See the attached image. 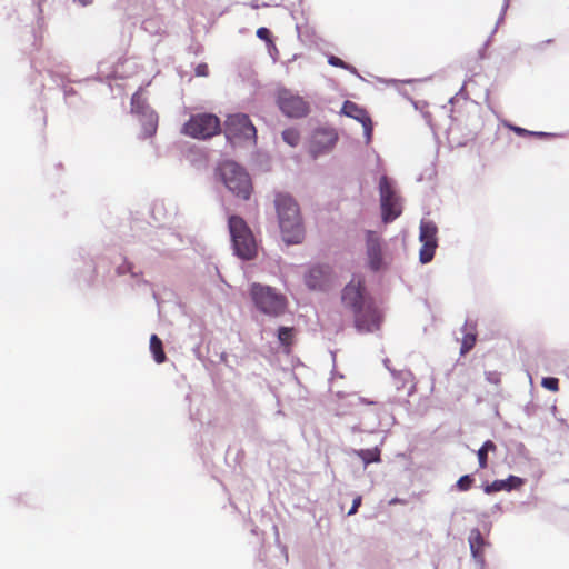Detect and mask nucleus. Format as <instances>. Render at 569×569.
<instances>
[{
  "label": "nucleus",
  "mask_w": 569,
  "mask_h": 569,
  "mask_svg": "<svg viewBox=\"0 0 569 569\" xmlns=\"http://www.w3.org/2000/svg\"><path fill=\"white\" fill-rule=\"evenodd\" d=\"M282 139L291 147H296L300 141V133L295 128H288L282 131Z\"/></svg>",
  "instance_id": "obj_24"
},
{
  "label": "nucleus",
  "mask_w": 569,
  "mask_h": 569,
  "mask_svg": "<svg viewBox=\"0 0 569 569\" xmlns=\"http://www.w3.org/2000/svg\"><path fill=\"white\" fill-rule=\"evenodd\" d=\"M278 340L284 352L289 353L296 340V330L292 327H279Z\"/></svg>",
  "instance_id": "obj_17"
},
{
  "label": "nucleus",
  "mask_w": 569,
  "mask_h": 569,
  "mask_svg": "<svg viewBox=\"0 0 569 569\" xmlns=\"http://www.w3.org/2000/svg\"><path fill=\"white\" fill-rule=\"evenodd\" d=\"M366 256L370 270L379 271L383 266L381 237L372 230L366 231Z\"/></svg>",
  "instance_id": "obj_12"
},
{
  "label": "nucleus",
  "mask_w": 569,
  "mask_h": 569,
  "mask_svg": "<svg viewBox=\"0 0 569 569\" xmlns=\"http://www.w3.org/2000/svg\"><path fill=\"white\" fill-rule=\"evenodd\" d=\"M472 557L479 565L480 569H485V548L489 543L485 540L483 536H472L469 539Z\"/></svg>",
  "instance_id": "obj_16"
},
{
  "label": "nucleus",
  "mask_w": 569,
  "mask_h": 569,
  "mask_svg": "<svg viewBox=\"0 0 569 569\" xmlns=\"http://www.w3.org/2000/svg\"><path fill=\"white\" fill-rule=\"evenodd\" d=\"M146 122H144V132L147 137H151L156 133L157 126H158V116L153 111H149L147 114H143Z\"/></svg>",
  "instance_id": "obj_21"
},
{
  "label": "nucleus",
  "mask_w": 569,
  "mask_h": 569,
  "mask_svg": "<svg viewBox=\"0 0 569 569\" xmlns=\"http://www.w3.org/2000/svg\"><path fill=\"white\" fill-rule=\"evenodd\" d=\"M318 271L317 269H312L310 272V277L313 274V272Z\"/></svg>",
  "instance_id": "obj_34"
},
{
  "label": "nucleus",
  "mask_w": 569,
  "mask_h": 569,
  "mask_svg": "<svg viewBox=\"0 0 569 569\" xmlns=\"http://www.w3.org/2000/svg\"><path fill=\"white\" fill-rule=\"evenodd\" d=\"M219 176L236 197L248 200L252 191V183L246 170L233 161H224L219 168Z\"/></svg>",
  "instance_id": "obj_4"
},
{
  "label": "nucleus",
  "mask_w": 569,
  "mask_h": 569,
  "mask_svg": "<svg viewBox=\"0 0 569 569\" xmlns=\"http://www.w3.org/2000/svg\"><path fill=\"white\" fill-rule=\"evenodd\" d=\"M476 341H477L476 332H466L462 338V341H461L460 353L461 355L468 353L475 347Z\"/></svg>",
  "instance_id": "obj_23"
},
{
  "label": "nucleus",
  "mask_w": 569,
  "mask_h": 569,
  "mask_svg": "<svg viewBox=\"0 0 569 569\" xmlns=\"http://www.w3.org/2000/svg\"><path fill=\"white\" fill-rule=\"evenodd\" d=\"M209 74V68L206 63H200L196 68V76L207 77Z\"/></svg>",
  "instance_id": "obj_30"
},
{
  "label": "nucleus",
  "mask_w": 569,
  "mask_h": 569,
  "mask_svg": "<svg viewBox=\"0 0 569 569\" xmlns=\"http://www.w3.org/2000/svg\"><path fill=\"white\" fill-rule=\"evenodd\" d=\"M257 37L267 42H271V32L264 27H261L257 30Z\"/></svg>",
  "instance_id": "obj_29"
},
{
  "label": "nucleus",
  "mask_w": 569,
  "mask_h": 569,
  "mask_svg": "<svg viewBox=\"0 0 569 569\" xmlns=\"http://www.w3.org/2000/svg\"><path fill=\"white\" fill-rule=\"evenodd\" d=\"M308 284H309V287H312V288L315 287V284L311 283L309 280H308Z\"/></svg>",
  "instance_id": "obj_35"
},
{
  "label": "nucleus",
  "mask_w": 569,
  "mask_h": 569,
  "mask_svg": "<svg viewBox=\"0 0 569 569\" xmlns=\"http://www.w3.org/2000/svg\"><path fill=\"white\" fill-rule=\"evenodd\" d=\"M277 104L282 113L289 118H302L309 112V103L302 97L289 90H282L278 93Z\"/></svg>",
  "instance_id": "obj_9"
},
{
  "label": "nucleus",
  "mask_w": 569,
  "mask_h": 569,
  "mask_svg": "<svg viewBox=\"0 0 569 569\" xmlns=\"http://www.w3.org/2000/svg\"><path fill=\"white\" fill-rule=\"evenodd\" d=\"M250 297L254 307L263 315L278 318L286 313L288 299L277 289L261 283L250 286Z\"/></svg>",
  "instance_id": "obj_2"
},
{
  "label": "nucleus",
  "mask_w": 569,
  "mask_h": 569,
  "mask_svg": "<svg viewBox=\"0 0 569 569\" xmlns=\"http://www.w3.org/2000/svg\"><path fill=\"white\" fill-rule=\"evenodd\" d=\"M353 313L355 328L360 333H369L380 329L382 313L375 301H367L365 306L357 309Z\"/></svg>",
  "instance_id": "obj_8"
},
{
  "label": "nucleus",
  "mask_w": 569,
  "mask_h": 569,
  "mask_svg": "<svg viewBox=\"0 0 569 569\" xmlns=\"http://www.w3.org/2000/svg\"><path fill=\"white\" fill-rule=\"evenodd\" d=\"M224 133L228 140L256 142L257 130L250 118L243 113L231 114L226 120Z\"/></svg>",
  "instance_id": "obj_7"
},
{
  "label": "nucleus",
  "mask_w": 569,
  "mask_h": 569,
  "mask_svg": "<svg viewBox=\"0 0 569 569\" xmlns=\"http://www.w3.org/2000/svg\"><path fill=\"white\" fill-rule=\"evenodd\" d=\"M523 483L525 480L522 478L509 476L506 480H495L492 483L486 485L483 490L486 493L491 495L502 490L510 491L512 489H518L522 487Z\"/></svg>",
  "instance_id": "obj_15"
},
{
  "label": "nucleus",
  "mask_w": 569,
  "mask_h": 569,
  "mask_svg": "<svg viewBox=\"0 0 569 569\" xmlns=\"http://www.w3.org/2000/svg\"><path fill=\"white\" fill-rule=\"evenodd\" d=\"M328 63L333 66V67H338V68H342V69H346L352 73H357V70L353 66H350L348 63H346L343 60H341L340 58L336 57V56H330L328 58Z\"/></svg>",
  "instance_id": "obj_26"
},
{
  "label": "nucleus",
  "mask_w": 569,
  "mask_h": 569,
  "mask_svg": "<svg viewBox=\"0 0 569 569\" xmlns=\"http://www.w3.org/2000/svg\"><path fill=\"white\" fill-rule=\"evenodd\" d=\"M274 206L282 240L288 244L300 243L305 237V228L296 200L288 193L279 192L276 194Z\"/></svg>",
  "instance_id": "obj_1"
},
{
  "label": "nucleus",
  "mask_w": 569,
  "mask_h": 569,
  "mask_svg": "<svg viewBox=\"0 0 569 569\" xmlns=\"http://www.w3.org/2000/svg\"><path fill=\"white\" fill-rule=\"evenodd\" d=\"M541 385L550 390V391H558L559 390V380L557 378H553V377H547V378H543L542 381H541Z\"/></svg>",
  "instance_id": "obj_27"
},
{
  "label": "nucleus",
  "mask_w": 569,
  "mask_h": 569,
  "mask_svg": "<svg viewBox=\"0 0 569 569\" xmlns=\"http://www.w3.org/2000/svg\"><path fill=\"white\" fill-rule=\"evenodd\" d=\"M475 482V479L470 475H465L458 479L456 487L459 491H468Z\"/></svg>",
  "instance_id": "obj_25"
},
{
  "label": "nucleus",
  "mask_w": 569,
  "mask_h": 569,
  "mask_svg": "<svg viewBox=\"0 0 569 569\" xmlns=\"http://www.w3.org/2000/svg\"><path fill=\"white\" fill-rule=\"evenodd\" d=\"M438 228L433 221H421L419 240L421 248L419 259L422 263L430 262L435 257V251L438 247Z\"/></svg>",
  "instance_id": "obj_10"
},
{
  "label": "nucleus",
  "mask_w": 569,
  "mask_h": 569,
  "mask_svg": "<svg viewBox=\"0 0 569 569\" xmlns=\"http://www.w3.org/2000/svg\"><path fill=\"white\" fill-rule=\"evenodd\" d=\"M131 110L136 113L140 114H147L149 111L148 106H146L144 100L142 99L141 94L134 93L131 98Z\"/></svg>",
  "instance_id": "obj_22"
},
{
  "label": "nucleus",
  "mask_w": 569,
  "mask_h": 569,
  "mask_svg": "<svg viewBox=\"0 0 569 569\" xmlns=\"http://www.w3.org/2000/svg\"><path fill=\"white\" fill-rule=\"evenodd\" d=\"M150 351L157 363H163L167 360L162 341L157 335L150 337Z\"/></svg>",
  "instance_id": "obj_18"
},
{
  "label": "nucleus",
  "mask_w": 569,
  "mask_h": 569,
  "mask_svg": "<svg viewBox=\"0 0 569 569\" xmlns=\"http://www.w3.org/2000/svg\"><path fill=\"white\" fill-rule=\"evenodd\" d=\"M356 455L363 461L365 466L372 462H380V449L375 447L372 449H360L356 451Z\"/></svg>",
  "instance_id": "obj_20"
},
{
  "label": "nucleus",
  "mask_w": 569,
  "mask_h": 569,
  "mask_svg": "<svg viewBox=\"0 0 569 569\" xmlns=\"http://www.w3.org/2000/svg\"><path fill=\"white\" fill-rule=\"evenodd\" d=\"M512 130L519 134V136H538V137H545L547 136L543 132H531L520 127H512Z\"/></svg>",
  "instance_id": "obj_28"
},
{
  "label": "nucleus",
  "mask_w": 569,
  "mask_h": 569,
  "mask_svg": "<svg viewBox=\"0 0 569 569\" xmlns=\"http://www.w3.org/2000/svg\"><path fill=\"white\" fill-rule=\"evenodd\" d=\"M361 502H362V497L361 496H357L353 501H352V507L351 509L348 511V515L351 516V515H355L357 511H358V508L361 506Z\"/></svg>",
  "instance_id": "obj_31"
},
{
  "label": "nucleus",
  "mask_w": 569,
  "mask_h": 569,
  "mask_svg": "<svg viewBox=\"0 0 569 569\" xmlns=\"http://www.w3.org/2000/svg\"><path fill=\"white\" fill-rule=\"evenodd\" d=\"M379 194L381 219L385 223H390L402 213L401 198L398 194L392 181L382 176L379 180Z\"/></svg>",
  "instance_id": "obj_6"
},
{
  "label": "nucleus",
  "mask_w": 569,
  "mask_h": 569,
  "mask_svg": "<svg viewBox=\"0 0 569 569\" xmlns=\"http://www.w3.org/2000/svg\"><path fill=\"white\" fill-rule=\"evenodd\" d=\"M342 303L352 312L371 301L372 298L366 295L365 281L362 278H353L342 290Z\"/></svg>",
  "instance_id": "obj_11"
},
{
  "label": "nucleus",
  "mask_w": 569,
  "mask_h": 569,
  "mask_svg": "<svg viewBox=\"0 0 569 569\" xmlns=\"http://www.w3.org/2000/svg\"><path fill=\"white\" fill-rule=\"evenodd\" d=\"M497 450V446L493 441L487 440L477 451L478 462L480 469H486L488 467V453L495 452Z\"/></svg>",
  "instance_id": "obj_19"
},
{
  "label": "nucleus",
  "mask_w": 569,
  "mask_h": 569,
  "mask_svg": "<svg viewBox=\"0 0 569 569\" xmlns=\"http://www.w3.org/2000/svg\"><path fill=\"white\" fill-rule=\"evenodd\" d=\"M220 132V119L208 112L192 114L181 128L182 134L198 140L210 139Z\"/></svg>",
  "instance_id": "obj_5"
},
{
  "label": "nucleus",
  "mask_w": 569,
  "mask_h": 569,
  "mask_svg": "<svg viewBox=\"0 0 569 569\" xmlns=\"http://www.w3.org/2000/svg\"><path fill=\"white\" fill-rule=\"evenodd\" d=\"M487 380L491 383L498 385L500 383V375L498 372H488Z\"/></svg>",
  "instance_id": "obj_32"
},
{
  "label": "nucleus",
  "mask_w": 569,
  "mask_h": 569,
  "mask_svg": "<svg viewBox=\"0 0 569 569\" xmlns=\"http://www.w3.org/2000/svg\"><path fill=\"white\" fill-rule=\"evenodd\" d=\"M338 134L331 129H318L311 138V152L316 156L330 150L337 142Z\"/></svg>",
  "instance_id": "obj_14"
},
{
  "label": "nucleus",
  "mask_w": 569,
  "mask_h": 569,
  "mask_svg": "<svg viewBox=\"0 0 569 569\" xmlns=\"http://www.w3.org/2000/svg\"><path fill=\"white\" fill-rule=\"evenodd\" d=\"M228 228L234 253L243 260L253 259L257 256L258 246L244 219L236 214L230 216Z\"/></svg>",
  "instance_id": "obj_3"
},
{
  "label": "nucleus",
  "mask_w": 569,
  "mask_h": 569,
  "mask_svg": "<svg viewBox=\"0 0 569 569\" xmlns=\"http://www.w3.org/2000/svg\"><path fill=\"white\" fill-rule=\"evenodd\" d=\"M341 111L345 116L352 118L362 124L367 142H369L372 137L373 126L367 110L356 102L347 100L345 101Z\"/></svg>",
  "instance_id": "obj_13"
},
{
  "label": "nucleus",
  "mask_w": 569,
  "mask_h": 569,
  "mask_svg": "<svg viewBox=\"0 0 569 569\" xmlns=\"http://www.w3.org/2000/svg\"><path fill=\"white\" fill-rule=\"evenodd\" d=\"M389 503L390 505H397V503L405 505L406 500L399 499V498H395V499H391Z\"/></svg>",
  "instance_id": "obj_33"
}]
</instances>
